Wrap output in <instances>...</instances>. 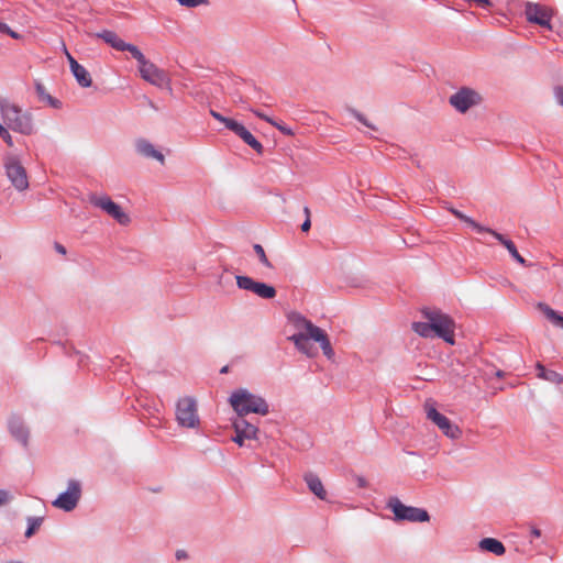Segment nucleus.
<instances>
[{
  "label": "nucleus",
  "instance_id": "1",
  "mask_svg": "<svg viewBox=\"0 0 563 563\" xmlns=\"http://www.w3.org/2000/svg\"><path fill=\"white\" fill-rule=\"evenodd\" d=\"M289 323L295 328L296 332L289 336L295 346L301 353L309 357L317 355V351L309 343L310 340L318 342L323 354L330 360L334 355L328 334L319 327L314 325L310 320L306 319L298 312L288 314Z\"/></svg>",
  "mask_w": 563,
  "mask_h": 563
},
{
  "label": "nucleus",
  "instance_id": "2",
  "mask_svg": "<svg viewBox=\"0 0 563 563\" xmlns=\"http://www.w3.org/2000/svg\"><path fill=\"white\" fill-rule=\"evenodd\" d=\"M427 322H413L412 330L422 338H441L449 344H454L455 323L453 319L440 310L423 309Z\"/></svg>",
  "mask_w": 563,
  "mask_h": 563
},
{
  "label": "nucleus",
  "instance_id": "3",
  "mask_svg": "<svg viewBox=\"0 0 563 563\" xmlns=\"http://www.w3.org/2000/svg\"><path fill=\"white\" fill-rule=\"evenodd\" d=\"M229 402L239 417H245L249 413L266 416L269 411L268 404L264 398L244 388L233 391Z\"/></svg>",
  "mask_w": 563,
  "mask_h": 563
},
{
  "label": "nucleus",
  "instance_id": "4",
  "mask_svg": "<svg viewBox=\"0 0 563 563\" xmlns=\"http://www.w3.org/2000/svg\"><path fill=\"white\" fill-rule=\"evenodd\" d=\"M0 111L5 124L13 131L30 135L34 131L32 117L5 99H0Z\"/></svg>",
  "mask_w": 563,
  "mask_h": 563
},
{
  "label": "nucleus",
  "instance_id": "5",
  "mask_svg": "<svg viewBox=\"0 0 563 563\" xmlns=\"http://www.w3.org/2000/svg\"><path fill=\"white\" fill-rule=\"evenodd\" d=\"M3 166L8 179L16 190L24 191L29 188L26 169L18 156L12 154L7 155L3 159Z\"/></svg>",
  "mask_w": 563,
  "mask_h": 563
},
{
  "label": "nucleus",
  "instance_id": "6",
  "mask_svg": "<svg viewBox=\"0 0 563 563\" xmlns=\"http://www.w3.org/2000/svg\"><path fill=\"white\" fill-rule=\"evenodd\" d=\"M176 421L183 428L199 427L197 401L192 397L180 398L176 404Z\"/></svg>",
  "mask_w": 563,
  "mask_h": 563
},
{
  "label": "nucleus",
  "instance_id": "7",
  "mask_svg": "<svg viewBox=\"0 0 563 563\" xmlns=\"http://www.w3.org/2000/svg\"><path fill=\"white\" fill-rule=\"evenodd\" d=\"M387 507L394 512L395 519L398 521L424 522L430 519L427 510L406 506L397 497L389 498Z\"/></svg>",
  "mask_w": 563,
  "mask_h": 563
},
{
  "label": "nucleus",
  "instance_id": "8",
  "mask_svg": "<svg viewBox=\"0 0 563 563\" xmlns=\"http://www.w3.org/2000/svg\"><path fill=\"white\" fill-rule=\"evenodd\" d=\"M210 114L217 121L223 123L230 131H232L236 135H239L256 153H258V154L263 153V145L261 144V142H258L252 135V133L245 129V126L243 124L239 123L238 121H235L233 119L227 118L212 109L210 110Z\"/></svg>",
  "mask_w": 563,
  "mask_h": 563
},
{
  "label": "nucleus",
  "instance_id": "9",
  "mask_svg": "<svg viewBox=\"0 0 563 563\" xmlns=\"http://www.w3.org/2000/svg\"><path fill=\"white\" fill-rule=\"evenodd\" d=\"M89 202L95 207L103 210L111 218L117 220L120 224L126 225L130 223V217L122 210V208L118 203L112 201L109 196H99L96 194H91L89 196Z\"/></svg>",
  "mask_w": 563,
  "mask_h": 563
},
{
  "label": "nucleus",
  "instance_id": "10",
  "mask_svg": "<svg viewBox=\"0 0 563 563\" xmlns=\"http://www.w3.org/2000/svg\"><path fill=\"white\" fill-rule=\"evenodd\" d=\"M483 98L476 90L467 87H463L453 93L449 102L459 112L465 113L472 107H475L482 102Z\"/></svg>",
  "mask_w": 563,
  "mask_h": 563
},
{
  "label": "nucleus",
  "instance_id": "11",
  "mask_svg": "<svg viewBox=\"0 0 563 563\" xmlns=\"http://www.w3.org/2000/svg\"><path fill=\"white\" fill-rule=\"evenodd\" d=\"M427 418L431 420L438 428L451 439H459L462 434L461 429L451 422L444 415L440 413L432 402L427 401L424 405Z\"/></svg>",
  "mask_w": 563,
  "mask_h": 563
},
{
  "label": "nucleus",
  "instance_id": "12",
  "mask_svg": "<svg viewBox=\"0 0 563 563\" xmlns=\"http://www.w3.org/2000/svg\"><path fill=\"white\" fill-rule=\"evenodd\" d=\"M141 77L153 86L158 88L169 87V78L167 74L158 68L148 59L139 66Z\"/></svg>",
  "mask_w": 563,
  "mask_h": 563
},
{
  "label": "nucleus",
  "instance_id": "13",
  "mask_svg": "<svg viewBox=\"0 0 563 563\" xmlns=\"http://www.w3.org/2000/svg\"><path fill=\"white\" fill-rule=\"evenodd\" d=\"M236 285L240 289L249 290L262 299H273L276 296V289L273 286L255 282L249 276H236Z\"/></svg>",
  "mask_w": 563,
  "mask_h": 563
},
{
  "label": "nucleus",
  "instance_id": "14",
  "mask_svg": "<svg viewBox=\"0 0 563 563\" xmlns=\"http://www.w3.org/2000/svg\"><path fill=\"white\" fill-rule=\"evenodd\" d=\"M80 495H81L80 484L76 481H70L68 483L67 490L62 493L53 501V506L58 509H63L65 511H70L77 506Z\"/></svg>",
  "mask_w": 563,
  "mask_h": 563
},
{
  "label": "nucleus",
  "instance_id": "15",
  "mask_svg": "<svg viewBox=\"0 0 563 563\" xmlns=\"http://www.w3.org/2000/svg\"><path fill=\"white\" fill-rule=\"evenodd\" d=\"M525 13L528 21L550 27L551 11L548 8L537 3H527Z\"/></svg>",
  "mask_w": 563,
  "mask_h": 563
},
{
  "label": "nucleus",
  "instance_id": "16",
  "mask_svg": "<svg viewBox=\"0 0 563 563\" xmlns=\"http://www.w3.org/2000/svg\"><path fill=\"white\" fill-rule=\"evenodd\" d=\"M136 152L146 157L158 161L161 164L165 163V156L154 147V145L147 140L140 139L135 142Z\"/></svg>",
  "mask_w": 563,
  "mask_h": 563
},
{
  "label": "nucleus",
  "instance_id": "17",
  "mask_svg": "<svg viewBox=\"0 0 563 563\" xmlns=\"http://www.w3.org/2000/svg\"><path fill=\"white\" fill-rule=\"evenodd\" d=\"M9 431L22 445H27L29 430L25 428L21 419L15 417L11 418L9 421Z\"/></svg>",
  "mask_w": 563,
  "mask_h": 563
},
{
  "label": "nucleus",
  "instance_id": "18",
  "mask_svg": "<svg viewBox=\"0 0 563 563\" xmlns=\"http://www.w3.org/2000/svg\"><path fill=\"white\" fill-rule=\"evenodd\" d=\"M233 428L235 433L242 434L246 440H253L257 437V427L249 422L244 417H239L233 422Z\"/></svg>",
  "mask_w": 563,
  "mask_h": 563
},
{
  "label": "nucleus",
  "instance_id": "19",
  "mask_svg": "<svg viewBox=\"0 0 563 563\" xmlns=\"http://www.w3.org/2000/svg\"><path fill=\"white\" fill-rule=\"evenodd\" d=\"M488 233L492 234L495 239H497L508 250V252L514 257V260L516 262H518L520 265H525V266L532 265V264H527V261L518 253L517 247L512 241L506 239L503 234H500L492 229Z\"/></svg>",
  "mask_w": 563,
  "mask_h": 563
},
{
  "label": "nucleus",
  "instance_id": "20",
  "mask_svg": "<svg viewBox=\"0 0 563 563\" xmlns=\"http://www.w3.org/2000/svg\"><path fill=\"white\" fill-rule=\"evenodd\" d=\"M305 481L309 487V489L320 499H325L327 492L320 481V478L314 474H307L305 476Z\"/></svg>",
  "mask_w": 563,
  "mask_h": 563
},
{
  "label": "nucleus",
  "instance_id": "21",
  "mask_svg": "<svg viewBox=\"0 0 563 563\" xmlns=\"http://www.w3.org/2000/svg\"><path fill=\"white\" fill-rule=\"evenodd\" d=\"M482 550L492 552L496 555H503L506 552L504 544L494 538H485L479 542Z\"/></svg>",
  "mask_w": 563,
  "mask_h": 563
},
{
  "label": "nucleus",
  "instance_id": "22",
  "mask_svg": "<svg viewBox=\"0 0 563 563\" xmlns=\"http://www.w3.org/2000/svg\"><path fill=\"white\" fill-rule=\"evenodd\" d=\"M35 90H36V93L41 101L46 102L48 106H51L52 108H55V109H59L62 107V102L58 99L52 97L47 92V90L43 84L36 82Z\"/></svg>",
  "mask_w": 563,
  "mask_h": 563
},
{
  "label": "nucleus",
  "instance_id": "23",
  "mask_svg": "<svg viewBox=\"0 0 563 563\" xmlns=\"http://www.w3.org/2000/svg\"><path fill=\"white\" fill-rule=\"evenodd\" d=\"M98 37L102 38L107 44L117 51H121L125 42L121 40L113 31L106 30L97 34Z\"/></svg>",
  "mask_w": 563,
  "mask_h": 563
},
{
  "label": "nucleus",
  "instance_id": "24",
  "mask_svg": "<svg viewBox=\"0 0 563 563\" xmlns=\"http://www.w3.org/2000/svg\"><path fill=\"white\" fill-rule=\"evenodd\" d=\"M74 77L76 78L77 82L84 87V88H88L91 86L92 84V79H91V76L89 74V71L81 65H79L78 67H75L74 70H71Z\"/></svg>",
  "mask_w": 563,
  "mask_h": 563
},
{
  "label": "nucleus",
  "instance_id": "25",
  "mask_svg": "<svg viewBox=\"0 0 563 563\" xmlns=\"http://www.w3.org/2000/svg\"><path fill=\"white\" fill-rule=\"evenodd\" d=\"M539 309L556 327L563 329V316L545 303H540Z\"/></svg>",
  "mask_w": 563,
  "mask_h": 563
},
{
  "label": "nucleus",
  "instance_id": "26",
  "mask_svg": "<svg viewBox=\"0 0 563 563\" xmlns=\"http://www.w3.org/2000/svg\"><path fill=\"white\" fill-rule=\"evenodd\" d=\"M450 211L452 212V214H454L457 219L462 220L463 222L467 223L468 225H471L473 229H475L478 233H482V232H489L490 229L489 228H485L483 225H481L479 223H477L476 221H474L472 218L465 216L464 213H462L461 211L454 209V208H450Z\"/></svg>",
  "mask_w": 563,
  "mask_h": 563
},
{
  "label": "nucleus",
  "instance_id": "27",
  "mask_svg": "<svg viewBox=\"0 0 563 563\" xmlns=\"http://www.w3.org/2000/svg\"><path fill=\"white\" fill-rule=\"evenodd\" d=\"M128 51L137 60L139 66L146 62L144 54L133 44L125 43L121 52Z\"/></svg>",
  "mask_w": 563,
  "mask_h": 563
},
{
  "label": "nucleus",
  "instance_id": "28",
  "mask_svg": "<svg viewBox=\"0 0 563 563\" xmlns=\"http://www.w3.org/2000/svg\"><path fill=\"white\" fill-rule=\"evenodd\" d=\"M42 522L43 518L41 517L29 518V527L25 531V537H32L35 533V531L41 527Z\"/></svg>",
  "mask_w": 563,
  "mask_h": 563
},
{
  "label": "nucleus",
  "instance_id": "29",
  "mask_svg": "<svg viewBox=\"0 0 563 563\" xmlns=\"http://www.w3.org/2000/svg\"><path fill=\"white\" fill-rule=\"evenodd\" d=\"M253 249H254L255 253L257 254V256H258V258H260L261 263H262L264 266H266V267H268V268H272V267H273V265H272V263L269 262V260L267 258V256H266V254H265V251H264L263 246H262V245H260V244H255V245L253 246Z\"/></svg>",
  "mask_w": 563,
  "mask_h": 563
},
{
  "label": "nucleus",
  "instance_id": "30",
  "mask_svg": "<svg viewBox=\"0 0 563 563\" xmlns=\"http://www.w3.org/2000/svg\"><path fill=\"white\" fill-rule=\"evenodd\" d=\"M543 380L550 382L555 385H562L563 384V375L555 371L549 369L545 377L543 378Z\"/></svg>",
  "mask_w": 563,
  "mask_h": 563
},
{
  "label": "nucleus",
  "instance_id": "31",
  "mask_svg": "<svg viewBox=\"0 0 563 563\" xmlns=\"http://www.w3.org/2000/svg\"><path fill=\"white\" fill-rule=\"evenodd\" d=\"M0 136L9 146H13L12 136L3 125L0 126Z\"/></svg>",
  "mask_w": 563,
  "mask_h": 563
},
{
  "label": "nucleus",
  "instance_id": "32",
  "mask_svg": "<svg viewBox=\"0 0 563 563\" xmlns=\"http://www.w3.org/2000/svg\"><path fill=\"white\" fill-rule=\"evenodd\" d=\"M351 112H352V114H353V115H354V117H355V118H356L361 123H363L365 126H367V128H369V129H373V130H376V128H375L373 124H371V123L367 121V119H366L362 113H360V112H357V111H355V110H352Z\"/></svg>",
  "mask_w": 563,
  "mask_h": 563
},
{
  "label": "nucleus",
  "instance_id": "33",
  "mask_svg": "<svg viewBox=\"0 0 563 563\" xmlns=\"http://www.w3.org/2000/svg\"><path fill=\"white\" fill-rule=\"evenodd\" d=\"M250 111H252L257 118L268 122L269 124H272V125L276 124V121L273 118L266 115L265 113L261 112L260 110H257V109H250Z\"/></svg>",
  "mask_w": 563,
  "mask_h": 563
},
{
  "label": "nucleus",
  "instance_id": "34",
  "mask_svg": "<svg viewBox=\"0 0 563 563\" xmlns=\"http://www.w3.org/2000/svg\"><path fill=\"white\" fill-rule=\"evenodd\" d=\"M273 126L278 129L285 135L292 136L295 134V132L290 128L286 126L283 123H279L277 121H276V124H273Z\"/></svg>",
  "mask_w": 563,
  "mask_h": 563
},
{
  "label": "nucleus",
  "instance_id": "35",
  "mask_svg": "<svg viewBox=\"0 0 563 563\" xmlns=\"http://www.w3.org/2000/svg\"><path fill=\"white\" fill-rule=\"evenodd\" d=\"M180 4L186 7H197L205 3L207 0H177Z\"/></svg>",
  "mask_w": 563,
  "mask_h": 563
},
{
  "label": "nucleus",
  "instance_id": "36",
  "mask_svg": "<svg viewBox=\"0 0 563 563\" xmlns=\"http://www.w3.org/2000/svg\"><path fill=\"white\" fill-rule=\"evenodd\" d=\"M536 368L538 371V378L543 379L549 369H547L541 363H537Z\"/></svg>",
  "mask_w": 563,
  "mask_h": 563
},
{
  "label": "nucleus",
  "instance_id": "37",
  "mask_svg": "<svg viewBox=\"0 0 563 563\" xmlns=\"http://www.w3.org/2000/svg\"><path fill=\"white\" fill-rule=\"evenodd\" d=\"M65 54H66V57H67V60L69 63V66H70V70H74L75 67H78L80 64L68 53L67 49H65Z\"/></svg>",
  "mask_w": 563,
  "mask_h": 563
},
{
  "label": "nucleus",
  "instance_id": "38",
  "mask_svg": "<svg viewBox=\"0 0 563 563\" xmlns=\"http://www.w3.org/2000/svg\"><path fill=\"white\" fill-rule=\"evenodd\" d=\"M11 496L9 492L0 489V506L7 504L10 500Z\"/></svg>",
  "mask_w": 563,
  "mask_h": 563
},
{
  "label": "nucleus",
  "instance_id": "39",
  "mask_svg": "<svg viewBox=\"0 0 563 563\" xmlns=\"http://www.w3.org/2000/svg\"><path fill=\"white\" fill-rule=\"evenodd\" d=\"M236 444H239L240 446H242L244 444V440H246V438L242 437V434H239V433H235V437L232 439Z\"/></svg>",
  "mask_w": 563,
  "mask_h": 563
},
{
  "label": "nucleus",
  "instance_id": "40",
  "mask_svg": "<svg viewBox=\"0 0 563 563\" xmlns=\"http://www.w3.org/2000/svg\"><path fill=\"white\" fill-rule=\"evenodd\" d=\"M310 227H311L310 219H306L305 222L301 224V231L308 232L310 230Z\"/></svg>",
  "mask_w": 563,
  "mask_h": 563
},
{
  "label": "nucleus",
  "instance_id": "41",
  "mask_svg": "<svg viewBox=\"0 0 563 563\" xmlns=\"http://www.w3.org/2000/svg\"><path fill=\"white\" fill-rule=\"evenodd\" d=\"M10 31V26L3 22H0V32L1 33H4V34H8Z\"/></svg>",
  "mask_w": 563,
  "mask_h": 563
},
{
  "label": "nucleus",
  "instance_id": "42",
  "mask_svg": "<svg viewBox=\"0 0 563 563\" xmlns=\"http://www.w3.org/2000/svg\"><path fill=\"white\" fill-rule=\"evenodd\" d=\"M55 250H56L59 254H63V255H65V254H66V249H65L62 244H59V243H56V244H55Z\"/></svg>",
  "mask_w": 563,
  "mask_h": 563
},
{
  "label": "nucleus",
  "instance_id": "43",
  "mask_svg": "<svg viewBox=\"0 0 563 563\" xmlns=\"http://www.w3.org/2000/svg\"><path fill=\"white\" fill-rule=\"evenodd\" d=\"M8 35L11 36L12 38H15V40L21 38V35L19 33H16L15 31L11 30V29H10Z\"/></svg>",
  "mask_w": 563,
  "mask_h": 563
},
{
  "label": "nucleus",
  "instance_id": "44",
  "mask_svg": "<svg viewBox=\"0 0 563 563\" xmlns=\"http://www.w3.org/2000/svg\"><path fill=\"white\" fill-rule=\"evenodd\" d=\"M558 99H559L560 103L563 106V89H560L558 91Z\"/></svg>",
  "mask_w": 563,
  "mask_h": 563
},
{
  "label": "nucleus",
  "instance_id": "45",
  "mask_svg": "<svg viewBox=\"0 0 563 563\" xmlns=\"http://www.w3.org/2000/svg\"><path fill=\"white\" fill-rule=\"evenodd\" d=\"M531 533H532L534 537H537V538H538V537H540V534H541L540 530H539V529H536V528H533V529L531 530Z\"/></svg>",
  "mask_w": 563,
  "mask_h": 563
},
{
  "label": "nucleus",
  "instance_id": "46",
  "mask_svg": "<svg viewBox=\"0 0 563 563\" xmlns=\"http://www.w3.org/2000/svg\"><path fill=\"white\" fill-rule=\"evenodd\" d=\"M176 556H177L178 560H180V559L185 558L186 554H185L184 551H177Z\"/></svg>",
  "mask_w": 563,
  "mask_h": 563
},
{
  "label": "nucleus",
  "instance_id": "47",
  "mask_svg": "<svg viewBox=\"0 0 563 563\" xmlns=\"http://www.w3.org/2000/svg\"><path fill=\"white\" fill-rule=\"evenodd\" d=\"M303 212L306 214V219H310V209L308 207L303 208Z\"/></svg>",
  "mask_w": 563,
  "mask_h": 563
},
{
  "label": "nucleus",
  "instance_id": "48",
  "mask_svg": "<svg viewBox=\"0 0 563 563\" xmlns=\"http://www.w3.org/2000/svg\"><path fill=\"white\" fill-rule=\"evenodd\" d=\"M228 372V366H224L221 368V373H227Z\"/></svg>",
  "mask_w": 563,
  "mask_h": 563
},
{
  "label": "nucleus",
  "instance_id": "49",
  "mask_svg": "<svg viewBox=\"0 0 563 563\" xmlns=\"http://www.w3.org/2000/svg\"><path fill=\"white\" fill-rule=\"evenodd\" d=\"M1 125H2V124L0 123V126H1Z\"/></svg>",
  "mask_w": 563,
  "mask_h": 563
}]
</instances>
